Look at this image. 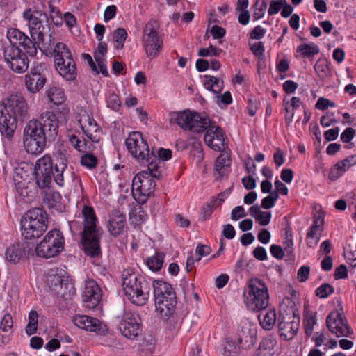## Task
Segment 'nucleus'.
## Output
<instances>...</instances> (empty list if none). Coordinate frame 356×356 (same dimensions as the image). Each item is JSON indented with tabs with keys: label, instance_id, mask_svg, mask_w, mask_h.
<instances>
[{
	"label": "nucleus",
	"instance_id": "40",
	"mask_svg": "<svg viewBox=\"0 0 356 356\" xmlns=\"http://www.w3.org/2000/svg\"><path fill=\"white\" fill-rule=\"evenodd\" d=\"M147 171L149 173L152 179H160L162 176L163 172V163L154 158L149 157V159L147 161Z\"/></svg>",
	"mask_w": 356,
	"mask_h": 356
},
{
	"label": "nucleus",
	"instance_id": "42",
	"mask_svg": "<svg viewBox=\"0 0 356 356\" xmlns=\"http://www.w3.org/2000/svg\"><path fill=\"white\" fill-rule=\"evenodd\" d=\"M268 6L267 0H256L252 5V15L255 20L263 18Z\"/></svg>",
	"mask_w": 356,
	"mask_h": 356
},
{
	"label": "nucleus",
	"instance_id": "10",
	"mask_svg": "<svg viewBox=\"0 0 356 356\" xmlns=\"http://www.w3.org/2000/svg\"><path fill=\"white\" fill-rule=\"evenodd\" d=\"M47 287L53 294L67 299L75 294V288L72 280L63 270H51L47 275Z\"/></svg>",
	"mask_w": 356,
	"mask_h": 356
},
{
	"label": "nucleus",
	"instance_id": "60",
	"mask_svg": "<svg viewBox=\"0 0 356 356\" xmlns=\"http://www.w3.org/2000/svg\"><path fill=\"white\" fill-rule=\"evenodd\" d=\"M266 30L260 25L256 26L250 33L252 40H260L264 37Z\"/></svg>",
	"mask_w": 356,
	"mask_h": 356
},
{
	"label": "nucleus",
	"instance_id": "49",
	"mask_svg": "<svg viewBox=\"0 0 356 356\" xmlns=\"http://www.w3.org/2000/svg\"><path fill=\"white\" fill-rule=\"evenodd\" d=\"M277 345L276 337L273 334H268L259 343L261 350H271Z\"/></svg>",
	"mask_w": 356,
	"mask_h": 356
},
{
	"label": "nucleus",
	"instance_id": "4",
	"mask_svg": "<svg viewBox=\"0 0 356 356\" xmlns=\"http://www.w3.org/2000/svg\"><path fill=\"white\" fill-rule=\"evenodd\" d=\"M122 280L124 298L137 306H143L148 302L151 286L144 277L132 268H126L122 273Z\"/></svg>",
	"mask_w": 356,
	"mask_h": 356
},
{
	"label": "nucleus",
	"instance_id": "51",
	"mask_svg": "<svg viewBox=\"0 0 356 356\" xmlns=\"http://www.w3.org/2000/svg\"><path fill=\"white\" fill-rule=\"evenodd\" d=\"M333 293V286H332L330 284L327 283L322 284L315 291L316 296L321 298H325Z\"/></svg>",
	"mask_w": 356,
	"mask_h": 356
},
{
	"label": "nucleus",
	"instance_id": "52",
	"mask_svg": "<svg viewBox=\"0 0 356 356\" xmlns=\"http://www.w3.org/2000/svg\"><path fill=\"white\" fill-rule=\"evenodd\" d=\"M296 57L301 58H312V45L307 44H300L296 49Z\"/></svg>",
	"mask_w": 356,
	"mask_h": 356
},
{
	"label": "nucleus",
	"instance_id": "56",
	"mask_svg": "<svg viewBox=\"0 0 356 356\" xmlns=\"http://www.w3.org/2000/svg\"><path fill=\"white\" fill-rule=\"evenodd\" d=\"M314 69L318 76L322 79L326 76L328 73V67L325 60L317 61Z\"/></svg>",
	"mask_w": 356,
	"mask_h": 356
},
{
	"label": "nucleus",
	"instance_id": "8",
	"mask_svg": "<svg viewBox=\"0 0 356 356\" xmlns=\"http://www.w3.org/2000/svg\"><path fill=\"white\" fill-rule=\"evenodd\" d=\"M47 138L38 120H31L25 125L23 145L27 153L33 155L41 154L45 149Z\"/></svg>",
	"mask_w": 356,
	"mask_h": 356
},
{
	"label": "nucleus",
	"instance_id": "12",
	"mask_svg": "<svg viewBox=\"0 0 356 356\" xmlns=\"http://www.w3.org/2000/svg\"><path fill=\"white\" fill-rule=\"evenodd\" d=\"M65 239L63 233L58 229L50 230L42 241L36 246L38 257L49 259L59 254L64 249Z\"/></svg>",
	"mask_w": 356,
	"mask_h": 356
},
{
	"label": "nucleus",
	"instance_id": "31",
	"mask_svg": "<svg viewBox=\"0 0 356 356\" xmlns=\"http://www.w3.org/2000/svg\"><path fill=\"white\" fill-rule=\"evenodd\" d=\"M259 311L258 319L260 325L266 330H271L277 319L275 309L266 307Z\"/></svg>",
	"mask_w": 356,
	"mask_h": 356
},
{
	"label": "nucleus",
	"instance_id": "55",
	"mask_svg": "<svg viewBox=\"0 0 356 356\" xmlns=\"http://www.w3.org/2000/svg\"><path fill=\"white\" fill-rule=\"evenodd\" d=\"M13 326V321L12 316L10 314H6L0 323V330L3 332H9L12 330Z\"/></svg>",
	"mask_w": 356,
	"mask_h": 356
},
{
	"label": "nucleus",
	"instance_id": "13",
	"mask_svg": "<svg viewBox=\"0 0 356 356\" xmlns=\"http://www.w3.org/2000/svg\"><path fill=\"white\" fill-rule=\"evenodd\" d=\"M23 17L27 22L30 34L38 44L44 42V35L49 29L47 14L41 11H33L27 8L23 12Z\"/></svg>",
	"mask_w": 356,
	"mask_h": 356
},
{
	"label": "nucleus",
	"instance_id": "41",
	"mask_svg": "<svg viewBox=\"0 0 356 356\" xmlns=\"http://www.w3.org/2000/svg\"><path fill=\"white\" fill-rule=\"evenodd\" d=\"M230 165V160L227 155L220 154L215 161V170L220 176H223L227 172Z\"/></svg>",
	"mask_w": 356,
	"mask_h": 356
},
{
	"label": "nucleus",
	"instance_id": "5",
	"mask_svg": "<svg viewBox=\"0 0 356 356\" xmlns=\"http://www.w3.org/2000/svg\"><path fill=\"white\" fill-rule=\"evenodd\" d=\"M83 229L81 231V240L86 254L98 256L100 253V232L97 227V218L92 207L84 205L82 209Z\"/></svg>",
	"mask_w": 356,
	"mask_h": 356
},
{
	"label": "nucleus",
	"instance_id": "28",
	"mask_svg": "<svg viewBox=\"0 0 356 356\" xmlns=\"http://www.w3.org/2000/svg\"><path fill=\"white\" fill-rule=\"evenodd\" d=\"M125 222L126 216L120 211H114L108 220V232L114 236L120 235L124 229Z\"/></svg>",
	"mask_w": 356,
	"mask_h": 356
},
{
	"label": "nucleus",
	"instance_id": "33",
	"mask_svg": "<svg viewBox=\"0 0 356 356\" xmlns=\"http://www.w3.org/2000/svg\"><path fill=\"white\" fill-rule=\"evenodd\" d=\"M25 245L15 243L10 245L6 250V259L7 261L17 264L25 256Z\"/></svg>",
	"mask_w": 356,
	"mask_h": 356
},
{
	"label": "nucleus",
	"instance_id": "3",
	"mask_svg": "<svg viewBox=\"0 0 356 356\" xmlns=\"http://www.w3.org/2000/svg\"><path fill=\"white\" fill-rule=\"evenodd\" d=\"M27 113V104L21 96L13 95L6 102H0V132L4 140H12L17 121L25 119Z\"/></svg>",
	"mask_w": 356,
	"mask_h": 356
},
{
	"label": "nucleus",
	"instance_id": "54",
	"mask_svg": "<svg viewBox=\"0 0 356 356\" xmlns=\"http://www.w3.org/2000/svg\"><path fill=\"white\" fill-rule=\"evenodd\" d=\"M221 49L210 46L208 48H201L198 51V56L201 57H208L212 56H218L222 53Z\"/></svg>",
	"mask_w": 356,
	"mask_h": 356
},
{
	"label": "nucleus",
	"instance_id": "37",
	"mask_svg": "<svg viewBox=\"0 0 356 356\" xmlns=\"http://www.w3.org/2000/svg\"><path fill=\"white\" fill-rule=\"evenodd\" d=\"M61 195L56 191L50 190L44 191V202L49 208L60 209L61 208Z\"/></svg>",
	"mask_w": 356,
	"mask_h": 356
},
{
	"label": "nucleus",
	"instance_id": "26",
	"mask_svg": "<svg viewBox=\"0 0 356 356\" xmlns=\"http://www.w3.org/2000/svg\"><path fill=\"white\" fill-rule=\"evenodd\" d=\"M31 168L26 163H21L14 169L13 180L17 191L24 196L27 194V184L29 180V175Z\"/></svg>",
	"mask_w": 356,
	"mask_h": 356
},
{
	"label": "nucleus",
	"instance_id": "2",
	"mask_svg": "<svg viewBox=\"0 0 356 356\" xmlns=\"http://www.w3.org/2000/svg\"><path fill=\"white\" fill-rule=\"evenodd\" d=\"M68 156V150L61 147L54 152L53 157L46 154L36 161L34 175L39 188H49L53 178L58 186H64Z\"/></svg>",
	"mask_w": 356,
	"mask_h": 356
},
{
	"label": "nucleus",
	"instance_id": "23",
	"mask_svg": "<svg viewBox=\"0 0 356 356\" xmlns=\"http://www.w3.org/2000/svg\"><path fill=\"white\" fill-rule=\"evenodd\" d=\"M73 323L81 329L99 334H104L107 331L105 324L95 318L86 315H76L74 316Z\"/></svg>",
	"mask_w": 356,
	"mask_h": 356
},
{
	"label": "nucleus",
	"instance_id": "19",
	"mask_svg": "<svg viewBox=\"0 0 356 356\" xmlns=\"http://www.w3.org/2000/svg\"><path fill=\"white\" fill-rule=\"evenodd\" d=\"M329 330L337 337H348L353 334V330L343 314L337 311L332 312L326 320Z\"/></svg>",
	"mask_w": 356,
	"mask_h": 356
},
{
	"label": "nucleus",
	"instance_id": "7",
	"mask_svg": "<svg viewBox=\"0 0 356 356\" xmlns=\"http://www.w3.org/2000/svg\"><path fill=\"white\" fill-rule=\"evenodd\" d=\"M153 287L156 310L163 318H169L177 305V297L172 285L162 280H154Z\"/></svg>",
	"mask_w": 356,
	"mask_h": 356
},
{
	"label": "nucleus",
	"instance_id": "43",
	"mask_svg": "<svg viewBox=\"0 0 356 356\" xmlns=\"http://www.w3.org/2000/svg\"><path fill=\"white\" fill-rule=\"evenodd\" d=\"M156 342V339L152 335L145 336L140 344L141 352L146 355H152L155 350Z\"/></svg>",
	"mask_w": 356,
	"mask_h": 356
},
{
	"label": "nucleus",
	"instance_id": "36",
	"mask_svg": "<svg viewBox=\"0 0 356 356\" xmlns=\"http://www.w3.org/2000/svg\"><path fill=\"white\" fill-rule=\"evenodd\" d=\"M165 255L164 252L156 251L154 254L147 257L145 264L148 268L152 272L160 271L163 267Z\"/></svg>",
	"mask_w": 356,
	"mask_h": 356
},
{
	"label": "nucleus",
	"instance_id": "18",
	"mask_svg": "<svg viewBox=\"0 0 356 356\" xmlns=\"http://www.w3.org/2000/svg\"><path fill=\"white\" fill-rule=\"evenodd\" d=\"M3 51L5 61L13 72L22 74L28 70L29 60L18 47L3 44Z\"/></svg>",
	"mask_w": 356,
	"mask_h": 356
},
{
	"label": "nucleus",
	"instance_id": "46",
	"mask_svg": "<svg viewBox=\"0 0 356 356\" xmlns=\"http://www.w3.org/2000/svg\"><path fill=\"white\" fill-rule=\"evenodd\" d=\"M113 40L117 44L116 48L122 49L128 37L126 29L124 28H118L113 31Z\"/></svg>",
	"mask_w": 356,
	"mask_h": 356
},
{
	"label": "nucleus",
	"instance_id": "24",
	"mask_svg": "<svg viewBox=\"0 0 356 356\" xmlns=\"http://www.w3.org/2000/svg\"><path fill=\"white\" fill-rule=\"evenodd\" d=\"M42 125V131L49 139H54L58 134L59 125L63 122L53 112H44L41 114L40 120H38Z\"/></svg>",
	"mask_w": 356,
	"mask_h": 356
},
{
	"label": "nucleus",
	"instance_id": "25",
	"mask_svg": "<svg viewBox=\"0 0 356 356\" xmlns=\"http://www.w3.org/2000/svg\"><path fill=\"white\" fill-rule=\"evenodd\" d=\"M81 129L86 136L93 143H98L101 139L102 129L95 120L89 114L83 115L79 120Z\"/></svg>",
	"mask_w": 356,
	"mask_h": 356
},
{
	"label": "nucleus",
	"instance_id": "59",
	"mask_svg": "<svg viewBox=\"0 0 356 356\" xmlns=\"http://www.w3.org/2000/svg\"><path fill=\"white\" fill-rule=\"evenodd\" d=\"M117 14V7L115 5L108 6L104 13V21L108 22L114 19Z\"/></svg>",
	"mask_w": 356,
	"mask_h": 356
},
{
	"label": "nucleus",
	"instance_id": "1",
	"mask_svg": "<svg viewBox=\"0 0 356 356\" xmlns=\"http://www.w3.org/2000/svg\"><path fill=\"white\" fill-rule=\"evenodd\" d=\"M170 122L193 133L206 131L204 140L210 148L218 152H222L225 148V138L222 129L219 126L210 125L209 118L204 115L189 110L175 112L171 113Z\"/></svg>",
	"mask_w": 356,
	"mask_h": 356
},
{
	"label": "nucleus",
	"instance_id": "9",
	"mask_svg": "<svg viewBox=\"0 0 356 356\" xmlns=\"http://www.w3.org/2000/svg\"><path fill=\"white\" fill-rule=\"evenodd\" d=\"M53 54L55 67L59 74L67 81H74L77 75V68L67 46L63 42H58Z\"/></svg>",
	"mask_w": 356,
	"mask_h": 356
},
{
	"label": "nucleus",
	"instance_id": "15",
	"mask_svg": "<svg viewBox=\"0 0 356 356\" xmlns=\"http://www.w3.org/2000/svg\"><path fill=\"white\" fill-rule=\"evenodd\" d=\"M163 38L154 23L149 22L144 29L143 44L148 58H154L161 53L163 47Z\"/></svg>",
	"mask_w": 356,
	"mask_h": 356
},
{
	"label": "nucleus",
	"instance_id": "35",
	"mask_svg": "<svg viewBox=\"0 0 356 356\" xmlns=\"http://www.w3.org/2000/svg\"><path fill=\"white\" fill-rule=\"evenodd\" d=\"M249 213L260 225L266 226L270 222L272 217L271 213L261 211L258 204H254L250 207Z\"/></svg>",
	"mask_w": 356,
	"mask_h": 356
},
{
	"label": "nucleus",
	"instance_id": "47",
	"mask_svg": "<svg viewBox=\"0 0 356 356\" xmlns=\"http://www.w3.org/2000/svg\"><path fill=\"white\" fill-rule=\"evenodd\" d=\"M80 163L86 168L92 170L97 165V159L93 154L86 153L81 156Z\"/></svg>",
	"mask_w": 356,
	"mask_h": 356
},
{
	"label": "nucleus",
	"instance_id": "32",
	"mask_svg": "<svg viewBox=\"0 0 356 356\" xmlns=\"http://www.w3.org/2000/svg\"><path fill=\"white\" fill-rule=\"evenodd\" d=\"M107 51L108 47L106 43L102 40L99 42L98 46L94 53V58L98 65V67L99 68V72H100L101 74L105 77L108 76L106 60L104 58Z\"/></svg>",
	"mask_w": 356,
	"mask_h": 356
},
{
	"label": "nucleus",
	"instance_id": "17",
	"mask_svg": "<svg viewBox=\"0 0 356 356\" xmlns=\"http://www.w3.org/2000/svg\"><path fill=\"white\" fill-rule=\"evenodd\" d=\"M125 143L128 152L139 162L143 163L149 159V147L140 132L134 131L129 134Z\"/></svg>",
	"mask_w": 356,
	"mask_h": 356
},
{
	"label": "nucleus",
	"instance_id": "29",
	"mask_svg": "<svg viewBox=\"0 0 356 356\" xmlns=\"http://www.w3.org/2000/svg\"><path fill=\"white\" fill-rule=\"evenodd\" d=\"M313 210L316 212L313 214V240L318 243L324 230L325 212L321 210V207L319 205L313 206Z\"/></svg>",
	"mask_w": 356,
	"mask_h": 356
},
{
	"label": "nucleus",
	"instance_id": "53",
	"mask_svg": "<svg viewBox=\"0 0 356 356\" xmlns=\"http://www.w3.org/2000/svg\"><path fill=\"white\" fill-rule=\"evenodd\" d=\"M70 142L71 145L78 151L85 152L87 150V145L85 140H81L75 135L70 136Z\"/></svg>",
	"mask_w": 356,
	"mask_h": 356
},
{
	"label": "nucleus",
	"instance_id": "44",
	"mask_svg": "<svg viewBox=\"0 0 356 356\" xmlns=\"http://www.w3.org/2000/svg\"><path fill=\"white\" fill-rule=\"evenodd\" d=\"M222 355L224 356H237L240 346L233 340L227 339L225 341Z\"/></svg>",
	"mask_w": 356,
	"mask_h": 356
},
{
	"label": "nucleus",
	"instance_id": "50",
	"mask_svg": "<svg viewBox=\"0 0 356 356\" xmlns=\"http://www.w3.org/2000/svg\"><path fill=\"white\" fill-rule=\"evenodd\" d=\"M106 101L107 106L115 111H118L121 106L118 95L114 92L108 93Z\"/></svg>",
	"mask_w": 356,
	"mask_h": 356
},
{
	"label": "nucleus",
	"instance_id": "39",
	"mask_svg": "<svg viewBox=\"0 0 356 356\" xmlns=\"http://www.w3.org/2000/svg\"><path fill=\"white\" fill-rule=\"evenodd\" d=\"M47 94L49 101L57 106L61 105L66 99L63 89L58 86L50 87Z\"/></svg>",
	"mask_w": 356,
	"mask_h": 356
},
{
	"label": "nucleus",
	"instance_id": "64",
	"mask_svg": "<svg viewBox=\"0 0 356 356\" xmlns=\"http://www.w3.org/2000/svg\"><path fill=\"white\" fill-rule=\"evenodd\" d=\"M310 272V268L307 266H301L298 270L297 273V279L299 282H305L309 277Z\"/></svg>",
	"mask_w": 356,
	"mask_h": 356
},
{
	"label": "nucleus",
	"instance_id": "61",
	"mask_svg": "<svg viewBox=\"0 0 356 356\" xmlns=\"http://www.w3.org/2000/svg\"><path fill=\"white\" fill-rule=\"evenodd\" d=\"M329 106L334 107L335 104L324 97H320L315 105L316 108L322 111L327 109Z\"/></svg>",
	"mask_w": 356,
	"mask_h": 356
},
{
	"label": "nucleus",
	"instance_id": "62",
	"mask_svg": "<svg viewBox=\"0 0 356 356\" xmlns=\"http://www.w3.org/2000/svg\"><path fill=\"white\" fill-rule=\"evenodd\" d=\"M259 102L254 97H250L248 100L247 109L250 116H254L258 108Z\"/></svg>",
	"mask_w": 356,
	"mask_h": 356
},
{
	"label": "nucleus",
	"instance_id": "34",
	"mask_svg": "<svg viewBox=\"0 0 356 356\" xmlns=\"http://www.w3.org/2000/svg\"><path fill=\"white\" fill-rule=\"evenodd\" d=\"M296 313L295 303L290 298L283 300L280 305L279 319L294 320Z\"/></svg>",
	"mask_w": 356,
	"mask_h": 356
},
{
	"label": "nucleus",
	"instance_id": "22",
	"mask_svg": "<svg viewBox=\"0 0 356 356\" xmlns=\"http://www.w3.org/2000/svg\"><path fill=\"white\" fill-rule=\"evenodd\" d=\"M45 64H38L31 69L30 74L26 75L25 82L29 91L32 93L38 92L46 83L44 74Z\"/></svg>",
	"mask_w": 356,
	"mask_h": 356
},
{
	"label": "nucleus",
	"instance_id": "48",
	"mask_svg": "<svg viewBox=\"0 0 356 356\" xmlns=\"http://www.w3.org/2000/svg\"><path fill=\"white\" fill-rule=\"evenodd\" d=\"M172 152L169 149L159 148L156 151L152 149L151 152L152 157L160 162L168 161L172 158Z\"/></svg>",
	"mask_w": 356,
	"mask_h": 356
},
{
	"label": "nucleus",
	"instance_id": "27",
	"mask_svg": "<svg viewBox=\"0 0 356 356\" xmlns=\"http://www.w3.org/2000/svg\"><path fill=\"white\" fill-rule=\"evenodd\" d=\"M355 165H356V154L350 155L345 159L338 161L330 169L329 179L332 181L337 180Z\"/></svg>",
	"mask_w": 356,
	"mask_h": 356
},
{
	"label": "nucleus",
	"instance_id": "21",
	"mask_svg": "<svg viewBox=\"0 0 356 356\" xmlns=\"http://www.w3.org/2000/svg\"><path fill=\"white\" fill-rule=\"evenodd\" d=\"M7 38L9 40V43L7 44L18 47L22 46L29 56L33 57L36 55L38 49L35 42L19 30L16 29H9L7 33Z\"/></svg>",
	"mask_w": 356,
	"mask_h": 356
},
{
	"label": "nucleus",
	"instance_id": "6",
	"mask_svg": "<svg viewBox=\"0 0 356 356\" xmlns=\"http://www.w3.org/2000/svg\"><path fill=\"white\" fill-rule=\"evenodd\" d=\"M21 225L22 234L25 238H38L47 229V214L42 209L33 208L25 213Z\"/></svg>",
	"mask_w": 356,
	"mask_h": 356
},
{
	"label": "nucleus",
	"instance_id": "45",
	"mask_svg": "<svg viewBox=\"0 0 356 356\" xmlns=\"http://www.w3.org/2000/svg\"><path fill=\"white\" fill-rule=\"evenodd\" d=\"M38 314L36 311L31 310L29 314V323L26 327V332L30 336L37 331Z\"/></svg>",
	"mask_w": 356,
	"mask_h": 356
},
{
	"label": "nucleus",
	"instance_id": "57",
	"mask_svg": "<svg viewBox=\"0 0 356 356\" xmlns=\"http://www.w3.org/2000/svg\"><path fill=\"white\" fill-rule=\"evenodd\" d=\"M285 3L286 0H272L268 10V15H273L277 14Z\"/></svg>",
	"mask_w": 356,
	"mask_h": 356
},
{
	"label": "nucleus",
	"instance_id": "20",
	"mask_svg": "<svg viewBox=\"0 0 356 356\" xmlns=\"http://www.w3.org/2000/svg\"><path fill=\"white\" fill-rule=\"evenodd\" d=\"M82 298L84 306L86 308L92 309L100 304L102 298V291L95 280L92 279L86 280Z\"/></svg>",
	"mask_w": 356,
	"mask_h": 356
},
{
	"label": "nucleus",
	"instance_id": "58",
	"mask_svg": "<svg viewBox=\"0 0 356 356\" xmlns=\"http://www.w3.org/2000/svg\"><path fill=\"white\" fill-rule=\"evenodd\" d=\"M211 252L210 246L203 244H198L195 248V254L198 255L196 258V261L199 262L202 257H206Z\"/></svg>",
	"mask_w": 356,
	"mask_h": 356
},
{
	"label": "nucleus",
	"instance_id": "63",
	"mask_svg": "<svg viewBox=\"0 0 356 356\" xmlns=\"http://www.w3.org/2000/svg\"><path fill=\"white\" fill-rule=\"evenodd\" d=\"M246 216L247 213L242 206H237L232 210L231 218L233 220H238Z\"/></svg>",
	"mask_w": 356,
	"mask_h": 356
},
{
	"label": "nucleus",
	"instance_id": "30",
	"mask_svg": "<svg viewBox=\"0 0 356 356\" xmlns=\"http://www.w3.org/2000/svg\"><path fill=\"white\" fill-rule=\"evenodd\" d=\"M278 331L282 338L290 340L293 338L298 330V324L294 320L279 319Z\"/></svg>",
	"mask_w": 356,
	"mask_h": 356
},
{
	"label": "nucleus",
	"instance_id": "16",
	"mask_svg": "<svg viewBox=\"0 0 356 356\" xmlns=\"http://www.w3.org/2000/svg\"><path fill=\"white\" fill-rule=\"evenodd\" d=\"M118 329L127 339H136L142 332L139 314L130 309H125L119 321Z\"/></svg>",
	"mask_w": 356,
	"mask_h": 356
},
{
	"label": "nucleus",
	"instance_id": "11",
	"mask_svg": "<svg viewBox=\"0 0 356 356\" xmlns=\"http://www.w3.org/2000/svg\"><path fill=\"white\" fill-rule=\"evenodd\" d=\"M269 300L266 284L259 279H252L248 285L245 303L248 309L257 311L267 307Z\"/></svg>",
	"mask_w": 356,
	"mask_h": 356
},
{
	"label": "nucleus",
	"instance_id": "14",
	"mask_svg": "<svg viewBox=\"0 0 356 356\" xmlns=\"http://www.w3.org/2000/svg\"><path fill=\"white\" fill-rule=\"evenodd\" d=\"M156 183L148 172L142 171L132 180L131 192L134 200L140 204H145L153 193Z\"/></svg>",
	"mask_w": 356,
	"mask_h": 356
},
{
	"label": "nucleus",
	"instance_id": "38",
	"mask_svg": "<svg viewBox=\"0 0 356 356\" xmlns=\"http://www.w3.org/2000/svg\"><path fill=\"white\" fill-rule=\"evenodd\" d=\"M204 87L215 94H219L223 89L224 82L222 79L211 75H205Z\"/></svg>",
	"mask_w": 356,
	"mask_h": 356
}]
</instances>
